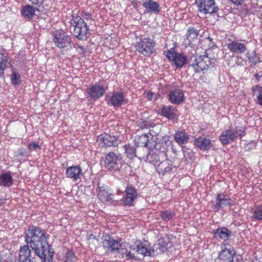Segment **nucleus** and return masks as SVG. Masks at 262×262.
<instances>
[{
  "instance_id": "28",
  "label": "nucleus",
  "mask_w": 262,
  "mask_h": 262,
  "mask_svg": "<svg viewBox=\"0 0 262 262\" xmlns=\"http://www.w3.org/2000/svg\"><path fill=\"white\" fill-rule=\"evenodd\" d=\"M231 234V232L227 228H219L214 231V236L224 241H227Z\"/></svg>"
},
{
  "instance_id": "14",
  "label": "nucleus",
  "mask_w": 262,
  "mask_h": 262,
  "mask_svg": "<svg viewBox=\"0 0 262 262\" xmlns=\"http://www.w3.org/2000/svg\"><path fill=\"white\" fill-rule=\"evenodd\" d=\"M125 193L122 198L124 204L127 206H133L138 197L136 189L132 186H127L125 188Z\"/></svg>"
},
{
  "instance_id": "9",
  "label": "nucleus",
  "mask_w": 262,
  "mask_h": 262,
  "mask_svg": "<svg viewBox=\"0 0 262 262\" xmlns=\"http://www.w3.org/2000/svg\"><path fill=\"white\" fill-rule=\"evenodd\" d=\"M29 246L24 245L21 246L19 250L18 261L19 262H36L35 256L36 255L35 252L33 254ZM41 258L38 257L41 262H52L53 260L49 261V258H47V256Z\"/></svg>"
},
{
  "instance_id": "5",
  "label": "nucleus",
  "mask_w": 262,
  "mask_h": 262,
  "mask_svg": "<svg viewBox=\"0 0 262 262\" xmlns=\"http://www.w3.org/2000/svg\"><path fill=\"white\" fill-rule=\"evenodd\" d=\"M215 58H210L207 55H194L190 61V66L196 73L205 70L215 65Z\"/></svg>"
},
{
  "instance_id": "13",
  "label": "nucleus",
  "mask_w": 262,
  "mask_h": 262,
  "mask_svg": "<svg viewBox=\"0 0 262 262\" xmlns=\"http://www.w3.org/2000/svg\"><path fill=\"white\" fill-rule=\"evenodd\" d=\"M97 142L101 147H116L121 143V140L116 136L105 133L97 137Z\"/></svg>"
},
{
  "instance_id": "32",
  "label": "nucleus",
  "mask_w": 262,
  "mask_h": 262,
  "mask_svg": "<svg viewBox=\"0 0 262 262\" xmlns=\"http://www.w3.org/2000/svg\"><path fill=\"white\" fill-rule=\"evenodd\" d=\"M123 147L125 150V153L127 158L130 159H133L134 158L137 157L136 154V149L134 146L128 144L124 145Z\"/></svg>"
},
{
  "instance_id": "39",
  "label": "nucleus",
  "mask_w": 262,
  "mask_h": 262,
  "mask_svg": "<svg viewBox=\"0 0 262 262\" xmlns=\"http://www.w3.org/2000/svg\"><path fill=\"white\" fill-rule=\"evenodd\" d=\"M160 215L164 221H168L175 216V213L171 210H165L160 212Z\"/></svg>"
},
{
  "instance_id": "25",
  "label": "nucleus",
  "mask_w": 262,
  "mask_h": 262,
  "mask_svg": "<svg viewBox=\"0 0 262 262\" xmlns=\"http://www.w3.org/2000/svg\"><path fill=\"white\" fill-rule=\"evenodd\" d=\"M174 139L179 145H181L188 142L189 135L182 130H178L174 135Z\"/></svg>"
},
{
  "instance_id": "6",
  "label": "nucleus",
  "mask_w": 262,
  "mask_h": 262,
  "mask_svg": "<svg viewBox=\"0 0 262 262\" xmlns=\"http://www.w3.org/2000/svg\"><path fill=\"white\" fill-rule=\"evenodd\" d=\"M156 42L149 37L141 38L136 43L135 47L139 52L145 56H149L156 51Z\"/></svg>"
},
{
  "instance_id": "19",
  "label": "nucleus",
  "mask_w": 262,
  "mask_h": 262,
  "mask_svg": "<svg viewBox=\"0 0 262 262\" xmlns=\"http://www.w3.org/2000/svg\"><path fill=\"white\" fill-rule=\"evenodd\" d=\"M168 99L171 103L179 105L184 100V93L180 89H173L169 92Z\"/></svg>"
},
{
  "instance_id": "27",
  "label": "nucleus",
  "mask_w": 262,
  "mask_h": 262,
  "mask_svg": "<svg viewBox=\"0 0 262 262\" xmlns=\"http://www.w3.org/2000/svg\"><path fill=\"white\" fill-rule=\"evenodd\" d=\"M220 139L223 144H228L235 140V138L233 132L231 129H227L222 132Z\"/></svg>"
},
{
  "instance_id": "52",
  "label": "nucleus",
  "mask_w": 262,
  "mask_h": 262,
  "mask_svg": "<svg viewBox=\"0 0 262 262\" xmlns=\"http://www.w3.org/2000/svg\"><path fill=\"white\" fill-rule=\"evenodd\" d=\"M7 61V58L6 57L3 56L1 59V61H3L4 64H6Z\"/></svg>"
},
{
  "instance_id": "24",
  "label": "nucleus",
  "mask_w": 262,
  "mask_h": 262,
  "mask_svg": "<svg viewBox=\"0 0 262 262\" xmlns=\"http://www.w3.org/2000/svg\"><path fill=\"white\" fill-rule=\"evenodd\" d=\"M158 249L161 252H165L168 250L172 246V243L170 236L166 235L164 237L160 238L157 244Z\"/></svg>"
},
{
  "instance_id": "55",
  "label": "nucleus",
  "mask_w": 262,
  "mask_h": 262,
  "mask_svg": "<svg viewBox=\"0 0 262 262\" xmlns=\"http://www.w3.org/2000/svg\"><path fill=\"white\" fill-rule=\"evenodd\" d=\"M0 262H4V260H3L2 255L1 253H0Z\"/></svg>"
},
{
  "instance_id": "33",
  "label": "nucleus",
  "mask_w": 262,
  "mask_h": 262,
  "mask_svg": "<svg viewBox=\"0 0 262 262\" xmlns=\"http://www.w3.org/2000/svg\"><path fill=\"white\" fill-rule=\"evenodd\" d=\"M135 141L138 146L146 147L148 142V137L147 134H143L141 136H137Z\"/></svg>"
},
{
  "instance_id": "38",
  "label": "nucleus",
  "mask_w": 262,
  "mask_h": 262,
  "mask_svg": "<svg viewBox=\"0 0 262 262\" xmlns=\"http://www.w3.org/2000/svg\"><path fill=\"white\" fill-rule=\"evenodd\" d=\"M64 262H78L75 253L72 250H69L66 253Z\"/></svg>"
},
{
  "instance_id": "30",
  "label": "nucleus",
  "mask_w": 262,
  "mask_h": 262,
  "mask_svg": "<svg viewBox=\"0 0 262 262\" xmlns=\"http://www.w3.org/2000/svg\"><path fill=\"white\" fill-rule=\"evenodd\" d=\"M161 114L170 120H172L176 117L175 110L173 106L170 105L163 106L161 109Z\"/></svg>"
},
{
  "instance_id": "35",
  "label": "nucleus",
  "mask_w": 262,
  "mask_h": 262,
  "mask_svg": "<svg viewBox=\"0 0 262 262\" xmlns=\"http://www.w3.org/2000/svg\"><path fill=\"white\" fill-rule=\"evenodd\" d=\"M11 81V83L14 85H19L21 84V77L18 72L12 71Z\"/></svg>"
},
{
  "instance_id": "56",
  "label": "nucleus",
  "mask_w": 262,
  "mask_h": 262,
  "mask_svg": "<svg viewBox=\"0 0 262 262\" xmlns=\"http://www.w3.org/2000/svg\"><path fill=\"white\" fill-rule=\"evenodd\" d=\"M151 156V155H150V154H149L148 155H147V159H149L150 158V157Z\"/></svg>"
},
{
  "instance_id": "20",
  "label": "nucleus",
  "mask_w": 262,
  "mask_h": 262,
  "mask_svg": "<svg viewBox=\"0 0 262 262\" xmlns=\"http://www.w3.org/2000/svg\"><path fill=\"white\" fill-rule=\"evenodd\" d=\"M107 103L114 107H119L125 103V99L122 92H114L110 96Z\"/></svg>"
},
{
  "instance_id": "11",
  "label": "nucleus",
  "mask_w": 262,
  "mask_h": 262,
  "mask_svg": "<svg viewBox=\"0 0 262 262\" xmlns=\"http://www.w3.org/2000/svg\"><path fill=\"white\" fill-rule=\"evenodd\" d=\"M195 4L198 11L205 14L215 13L219 10L214 0H195Z\"/></svg>"
},
{
  "instance_id": "12",
  "label": "nucleus",
  "mask_w": 262,
  "mask_h": 262,
  "mask_svg": "<svg viewBox=\"0 0 262 262\" xmlns=\"http://www.w3.org/2000/svg\"><path fill=\"white\" fill-rule=\"evenodd\" d=\"M164 54L169 61L173 62L177 68L183 67L187 63L186 56L176 52L173 49L165 51Z\"/></svg>"
},
{
  "instance_id": "15",
  "label": "nucleus",
  "mask_w": 262,
  "mask_h": 262,
  "mask_svg": "<svg viewBox=\"0 0 262 262\" xmlns=\"http://www.w3.org/2000/svg\"><path fill=\"white\" fill-rule=\"evenodd\" d=\"M232 204L233 200L228 195L224 193H219L216 194L213 208L216 211H218L221 208L231 206Z\"/></svg>"
},
{
  "instance_id": "37",
  "label": "nucleus",
  "mask_w": 262,
  "mask_h": 262,
  "mask_svg": "<svg viewBox=\"0 0 262 262\" xmlns=\"http://www.w3.org/2000/svg\"><path fill=\"white\" fill-rule=\"evenodd\" d=\"M232 132L235 139L242 138L246 135L245 128L243 126H236Z\"/></svg>"
},
{
  "instance_id": "2",
  "label": "nucleus",
  "mask_w": 262,
  "mask_h": 262,
  "mask_svg": "<svg viewBox=\"0 0 262 262\" xmlns=\"http://www.w3.org/2000/svg\"><path fill=\"white\" fill-rule=\"evenodd\" d=\"M70 19V29L73 28V34L80 40H85L90 33V30L86 23L77 14H73Z\"/></svg>"
},
{
  "instance_id": "21",
  "label": "nucleus",
  "mask_w": 262,
  "mask_h": 262,
  "mask_svg": "<svg viewBox=\"0 0 262 262\" xmlns=\"http://www.w3.org/2000/svg\"><path fill=\"white\" fill-rule=\"evenodd\" d=\"M66 177L76 182L80 179L82 175V169L79 165L68 167L66 171Z\"/></svg>"
},
{
  "instance_id": "7",
  "label": "nucleus",
  "mask_w": 262,
  "mask_h": 262,
  "mask_svg": "<svg viewBox=\"0 0 262 262\" xmlns=\"http://www.w3.org/2000/svg\"><path fill=\"white\" fill-rule=\"evenodd\" d=\"M122 157L120 154L111 151L106 154L104 159V166L108 170L116 171L122 166Z\"/></svg>"
},
{
  "instance_id": "53",
  "label": "nucleus",
  "mask_w": 262,
  "mask_h": 262,
  "mask_svg": "<svg viewBox=\"0 0 262 262\" xmlns=\"http://www.w3.org/2000/svg\"><path fill=\"white\" fill-rule=\"evenodd\" d=\"M254 76L257 81L259 80L260 76L258 74H256Z\"/></svg>"
},
{
  "instance_id": "10",
  "label": "nucleus",
  "mask_w": 262,
  "mask_h": 262,
  "mask_svg": "<svg viewBox=\"0 0 262 262\" xmlns=\"http://www.w3.org/2000/svg\"><path fill=\"white\" fill-rule=\"evenodd\" d=\"M97 191L98 192L97 197L102 202H117L121 200L120 198L117 197V195L122 193L120 190H118L116 193H113L107 187L98 186Z\"/></svg>"
},
{
  "instance_id": "36",
  "label": "nucleus",
  "mask_w": 262,
  "mask_h": 262,
  "mask_svg": "<svg viewBox=\"0 0 262 262\" xmlns=\"http://www.w3.org/2000/svg\"><path fill=\"white\" fill-rule=\"evenodd\" d=\"M252 218L256 221L262 220V205H258L255 207Z\"/></svg>"
},
{
  "instance_id": "48",
  "label": "nucleus",
  "mask_w": 262,
  "mask_h": 262,
  "mask_svg": "<svg viewBox=\"0 0 262 262\" xmlns=\"http://www.w3.org/2000/svg\"><path fill=\"white\" fill-rule=\"evenodd\" d=\"M26 155L27 152L25 149H19L18 150L17 157L26 156Z\"/></svg>"
},
{
  "instance_id": "17",
  "label": "nucleus",
  "mask_w": 262,
  "mask_h": 262,
  "mask_svg": "<svg viewBox=\"0 0 262 262\" xmlns=\"http://www.w3.org/2000/svg\"><path fill=\"white\" fill-rule=\"evenodd\" d=\"M247 42L245 40H234L230 41L227 43V48L230 52L235 54H243L247 50L246 44Z\"/></svg>"
},
{
  "instance_id": "3",
  "label": "nucleus",
  "mask_w": 262,
  "mask_h": 262,
  "mask_svg": "<svg viewBox=\"0 0 262 262\" xmlns=\"http://www.w3.org/2000/svg\"><path fill=\"white\" fill-rule=\"evenodd\" d=\"M103 244L104 246L106 247L112 253L118 254L121 256L122 258H125L126 260V255L129 244L122 240L118 241L110 237H105Z\"/></svg>"
},
{
  "instance_id": "54",
  "label": "nucleus",
  "mask_w": 262,
  "mask_h": 262,
  "mask_svg": "<svg viewBox=\"0 0 262 262\" xmlns=\"http://www.w3.org/2000/svg\"><path fill=\"white\" fill-rule=\"evenodd\" d=\"M4 70L0 69V77L4 75Z\"/></svg>"
},
{
  "instance_id": "41",
  "label": "nucleus",
  "mask_w": 262,
  "mask_h": 262,
  "mask_svg": "<svg viewBox=\"0 0 262 262\" xmlns=\"http://www.w3.org/2000/svg\"><path fill=\"white\" fill-rule=\"evenodd\" d=\"M28 148L30 151H37L41 149V146L39 143V142L35 141L29 143Z\"/></svg>"
},
{
  "instance_id": "23",
  "label": "nucleus",
  "mask_w": 262,
  "mask_h": 262,
  "mask_svg": "<svg viewBox=\"0 0 262 262\" xmlns=\"http://www.w3.org/2000/svg\"><path fill=\"white\" fill-rule=\"evenodd\" d=\"M194 144L202 150H209L212 146L210 140L203 137L195 138Z\"/></svg>"
},
{
  "instance_id": "47",
  "label": "nucleus",
  "mask_w": 262,
  "mask_h": 262,
  "mask_svg": "<svg viewBox=\"0 0 262 262\" xmlns=\"http://www.w3.org/2000/svg\"><path fill=\"white\" fill-rule=\"evenodd\" d=\"M81 15L86 20L92 19V14L89 12L83 11L82 12Z\"/></svg>"
},
{
  "instance_id": "44",
  "label": "nucleus",
  "mask_w": 262,
  "mask_h": 262,
  "mask_svg": "<svg viewBox=\"0 0 262 262\" xmlns=\"http://www.w3.org/2000/svg\"><path fill=\"white\" fill-rule=\"evenodd\" d=\"M150 125L151 123L149 121L143 119L140 120L138 122L139 126L142 129L148 128L150 126Z\"/></svg>"
},
{
  "instance_id": "43",
  "label": "nucleus",
  "mask_w": 262,
  "mask_h": 262,
  "mask_svg": "<svg viewBox=\"0 0 262 262\" xmlns=\"http://www.w3.org/2000/svg\"><path fill=\"white\" fill-rule=\"evenodd\" d=\"M251 90L253 93V95H257V96L262 95V87L259 85L252 86Z\"/></svg>"
},
{
  "instance_id": "18",
  "label": "nucleus",
  "mask_w": 262,
  "mask_h": 262,
  "mask_svg": "<svg viewBox=\"0 0 262 262\" xmlns=\"http://www.w3.org/2000/svg\"><path fill=\"white\" fill-rule=\"evenodd\" d=\"M221 251L218 254V259L225 262H233V256L235 250L233 248H228L227 245L223 244L221 245Z\"/></svg>"
},
{
  "instance_id": "4",
  "label": "nucleus",
  "mask_w": 262,
  "mask_h": 262,
  "mask_svg": "<svg viewBox=\"0 0 262 262\" xmlns=\"http://www.w3.org/2000/svg\"><path fill=\"white\" fill-rule=\"evenodd\" d=\"M127 255H126V260L133 261L139 259V255L143 256H154L155 255V250L151 249L146 244L140 243L136 246L130 245L128 248Z\"/></svg>"
},
{
  "instance_id": "50",
  "label": "nucleus",
  "mask_w": 262,
  "mask_h": 262,
  "mask_svg": "<svg viewBox=\"0 0 262 262\" xmlns=\"http://www.w3.org/2000/svg\"><path fill=\"white\" fill-rule=\"evenodd\" d=\"M258 104L262 107V95L257 97Z\"/></svg>"
},
{
  "instance_id": "22",
  "label": "nucleus",
  "mask_w": 262,
  "mask_h": 262,
  "mask_svg": "<svg viewBox=\"0 0 262 262\" xmlns=\"http://www.w3.org/2000/svg\"><path fill=\"white\" fill-rule=\"evenodd\" d=\"M38 9L31 4L23 6L20 10L21 16L27 20H31Z\"/></svg>"
},
{
  "instance_id": "40",
  "label": "nucleus",
  "mask_w": 262,
  "mask_h": 262,
  "mask_svg": "<svg viewBox=\"0 0 262 262\" xmlns=\"http://www.w3.org/2000/svg\"><path fill=\"white\" fill-rule=\"evenodd\" d=\"M247 57L251 64L255 65L260 62L259 56L255 51L252 52L251 54L248 55Z\"/></svg>"
},
{
  "instance_id": "34",
  "label": "nucleus",
  "mask_w": 262,
  "mask_h": 262,
  "mask_svg": "<svg viewBox=\"0 0 262 262\" xmlns=\"http://www.w3.org/2000/svg\"><path fill=\"white\" fill-rule=\"evenodd\" d=\"M157 170L159 173L163 174L171 171V167L170 166L169 162L168 160L162 161L158 165Z\"/></svg>"
},
{
  "instance_id": "29",
  "label": "nucleus",
  "mask_w": 262,
  "mask_h": 262,
  "mask_svg": "<svg viewBox=\"0 0 262 262\" xmlns=\"http://www.w3.org/2000/svg\"><path fill=\"white\" fill-rule=\"evenodd\" d=\"M143 6L145 8L147 12L158 13L160 11L159 4L153 1L149 0L143 3Z\"/></svg>"
},
{
  "instance_id": "16",
  "label": "nucleus",
  "mask_w": 262,
  "mask_h": 262,
  "mask_svg": "<svg viewBox=\"0 0 262 262\" xmlns=\"http://www.w3.org/2000/svg\"><path fill=\"white\" fill-rule=\"evenodd\" d=\"M105 92V88L97 83L92 84L87 88L86 90L89 97L95 100L102 97Z\"/></svg>"
},
{
  "instance_id": "49",
  "label": "nucleus",
  "mask_w": 262,
  "mask_h": 262,
  "mask_svg": "<svg viewBox=\"0 0 262 262\" xmlns=\"http://www.w3.org/2000/svg\"><path fill=\"white\" fill-rule=\"evenodd\" d=\"M231 1L233 4L238 5H241L243 3L244 0H231Z\"/></svg>"
},
{
  "instance_id": "26",
  "label": "nucleus",
  "mask_w": 262,
  "mask_h": 262,
  "mask_svg": "<svg viewBox=\"0 0 262 262\" xmlns=\"http://www.w3.org/2000/svg\"><path fill=\"white\" fill-rule=\"evenodd\" d=\"M13 183V179L10 171L2 173L0 175V185L9 187Z\"/></svg>"
},
{
  "instance_id": "51",
  "label": "nucleus",
  "mask_w": 262,
  "mask_h": 262,
  "mask_svg": "<svg viewBox=\"0 0 262 262\" xmlns=\"http://www.w3.org/2000/svg\"><path fill=\"white\" fill-rule=\"evenodd\" d=\"M6 67V64H4L3 61H0V69L5 70Z\"/></svg>"
},
{
  "instance_id": "8",
  "label": "nucleus",
  "mask_w": 262,
  "mask_h": 262,
  "mask_svg": "<svg viewBox=\"0 0 262 262\" xmlns=\"http://www.w3.org/2000/svg\"><path fill=\"white\" fill-rule=\"evenodd\" d=\"M52 40L55 46L59 49L71 48L72 44L70 36L62 29L56 30L53 33Z\"/></svg>"
},
{
  "instance_id": "46",
  "label": "nucleus",
  "mask_w": 262,
  "mask_h": 262,
  "mask_svg": "<svg viewBox=\"0 0 262 262\" xmlns=\"http://www.w3.org/2000/svg\"><path fill=\"white\" fill-rule=\"evenodd\" d=\"M146 96L147 99L151 101V100H156L157 99V95L150 91H148L146 93Z\"/></svg>"
},
{
  "instance_id": "1",
  "label": "nucleus",
  "mask_w": 262,
  "mask_h": 262,
  "mask_svg": "<svg viewBox=\"0 0 262 262\" xmlns=\"http://www.w3.org/2000/svg\"><path fill=\"white\" fill-rule=\"evenodd\" d=\"M25 242L38 257L46 255L49 261L53 260L54 252L47 242L45 230L36 226L29 227L25 232Z\"/></svg>"
},
{
  "instance_id": "45",
  "label": "nucleus",
  "mask_w": 262,
  "mask_h": 262,
  "mask_svg": "<svg viewBox=\"0 0 262 262\" xmlns=\"http://www.w3.org/2000/svg\"><path fill=\"white\" fill-rule=\"evenodd\" d=\"M31 5L34 6L38 9V8L42 6L45 0H28Z\"/></svg>"
},
{
  "instance_id": "42",
  "label": "nucleus",
  "mask_w": 262,
  "mask_h": 262,
  "mask_svg": "<svg viewBox=\"0 0 262 262\" xmlns=\"http://www.w3.org/2000/svg\"><path fill=\"white\" fill-rule=\"evenodd\" d=\"M171 141L169 139V137H164L160 150L164 152L165 150L167 149V147L171 145Z\"/></svg>"
},
{
  "instance_id": "31",
  "label": "nucleus",
  "mask_w": 262,
  "mask_h": 262,
  "mask_svg": "<svg viewBox=\"0 0 262 262\" xmlns=\"http://www.w3.org/2000/svg\"><path fill=\"white\" fill-rule=\"evenodd\" d=\"M199 31L193 27H189L186 33V43L189 45L194 39H196L198 36Z\"/></svg>"
}]
</instances>
